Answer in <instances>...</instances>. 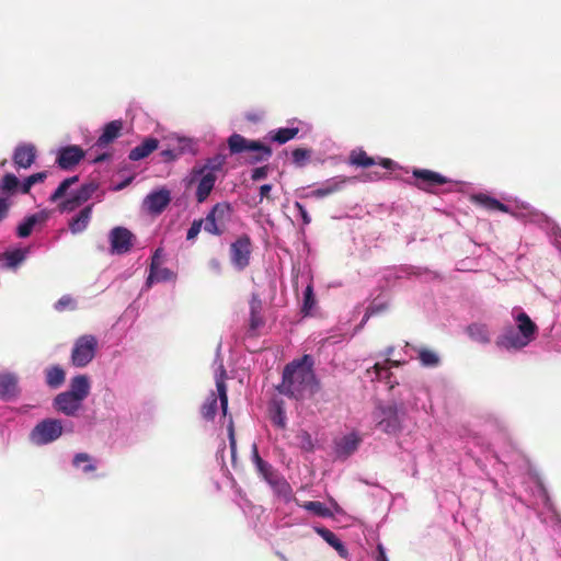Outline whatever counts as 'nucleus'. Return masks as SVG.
I'll use <instances>...</instances> for the list:
<instances>
[{"label": "nucleus", "mask_w": 561, "mask_h": 561, "mask_svg": "<svg viewBox=\"0 0 561 561\" xmlns=\"http://www.w3.org/2000/svg\"><path fill=\"white\" fill-rule=\"evenodd\" d=\"M511 314L513 323L503 327L495 344L503 351L517 353L536 339L538 327L520 307H514Z\"/></svg>", "instance_id": "1"}, {"label": "nucleus", "mask_w": 561, "mask_h": 561, "mask_svg": "<svg viewBox=\"0 0 561 561\" xmlns=\"http://www.w3.org/2000/svg\"><path fill=\"white\" fill-rule=\"evenodd\" d=\"M313 381V358L306 354L284 367L282 381L276 390L288 398L299 399Z\"/></svg>", "instance_id": "2"}, {"label": "nucleus", "mask_w": 561, "mask_h": 561, "mask_svg": "<svg viewBox=\"0 0 561 561\" xmlns=\"http://www.w3.org/2000/svg\"><path fill=\"white\" fill-rule=\"evenodd\" d=\"M219 351L220 345L217 348V356L215 359V364H218L214 374L216 391L211 390L201 407V415L205 421L215 420L218 412V401L220 403L222 416L225 419L228 416V389L226 385L227 371L222 360L219 358Z\"/></svg>", "instance_id": "3"}, {"label": "nucleus", "mask_w": 561, "mask_h": 561, "mask_svg": "<svg viewBox=\"0 0 561 561\" xmlns=\"http://www.w3.org/2000/svg\"><path fill=\"white\" fill-rule=\"evenodd\" d=\"M225 157L216 154L208 158L204 164L194 167L191 172V181H197L196 199L198 203H204L215 187L217 181V172H219L225 164Z\"/></svg>", "instance_id": "4"}, {"label": "nucleus", "mask_w": 561, "mask_h": 561, "mask_svg": "<svg viewBox=\"0 0 561 561\" xmlns=\"http://www.w3.org/2000/svg\"><path fill=\"white\" fill-rule=\"evenodd\" d=\"M68 422L62 424L58 419H44L39 421L30 432L28 440L35 446H45L56 442L64 433V431H71L68 428Z\"/></svg>", "instance_id": "5"}, {"label": "nucleus", "mask_w": 561, "mask_h": 561, "mask_svg": "<svg viewBox=\"0 0 561 561\" xmlns=\"http://www.w3.org/2000/svg\"><path fill=\"white\" fill-rule=\"evenodd\" d=\"M99 347V342L95 335L84 334L75 340L70 363L73 367H87L95 357Z\"/></svg>", "instance_id": "6"}, {"label": "nucleus", "mask_w": 561, "mask_h": 561, "mask_svg": "<svg viewBox=\"0 0 561 561\" xmlns=\"http://www.w3.org/2000/svg\"><path fill=\"white\" fill-rule=\"evenodd\" d=\"M228 147L232 154L245 151L254 152L255 154L251 157L250 163L266 161L272 156V150L268 147L262 145L260 141L248 140L239 134H232L228 138Z\"/></svg>", "instance_id": "7"}, {"label": "nucleus", "mask_w": 561, "mask_h": 561, "mask_svg": "<svg viewBox=\"0 0 561 561\" xmlns=\"http://www.w3.org/2000/svg\"><path fill=\"white\" fill-rule=\"evenodd\" d=\"M403 412L397 404L378 405L374 417L377 426L387 434H394L401 428V416Z\"/></svg>", "instance_id": "8"}, {"label": "nucleus", "mask_w": 561, "mask_h": 561, "mask_svg": "<svg viewBox=\"0 0 561 561\" xmlns=\"http://www.w3.org/2000/svg\"><path fill=\"white\" fill-rule=\"evenodd\" d=\"M526 492L533 497V500H529L528 504H526L527 508L537 510L542 507L549 512L553 510L550 496L538 477L531 476L528 478Z\"/></svg>", "instance_id": "9"}, {"label": "nucleus", "mask_w": 561, "mask_h": 561, "mask_svg": "<svg viewBox=\"0 0 561 561\" xmlns=\"http://www.w3.org/2000/svg\"><path fill=\"white\" fill-rule=\"evenodd\" d=\"M252 252L251 239L248 234L238 237L230 244V261L238 271H243L250 264Z\"/></svg>", "instance_id": "10"}, {"label": "nucleus", "mask_w": 561, "mask_h": 561, "mask_svg": "<svg viewBox=\"0 0 561 561\" xmlns=\"http://www.w3.org/2000/svg\"><path fill=\"white\" fill-rule=\"evenodd\" d=\"M99 184L88 182L82 184L77 191L72 192L65 201H62L58 209L60 213H70L88 202L98 191Z\"/></svg>", "instance_id": "11"}, {"label": "nucleus", "mask_w": 561, "mask_h": 561, "mask_svg": "<svg viewBox=\"0 0 561 561\" xmlns=\"http://www.w3.org/2000/svg\"><path fill=\"white\" fill-rule=\"evenodd\" d=\"M161 250L158 249L152 255L151 263L149 266V274L146 278V282L142 287V291H146L152 287L153 284L157 283H167V282H175L176 273L168 267L160 266L159 263V254Z\"/></svg>", "instance_id": "12"}, {"label": "nucleus", "mask_w": 561, "mask_h": 561, "mask_svg": "<svg viewBox=\"0 0 561 561\" xmlns=\"http://www.w3.org/2000/svg\"><path fill=\"white\" fill-rule=\"evenodd\" d=\"M110 252L112 254H126L128 253L135 241V236L125 227H115L108 233Z\"/></svg>", "instance_id": "13"}, {"label": "nucleus", "mask_w": 561, "mask_h": 561, "mask_svg": "<svg viewBox=\"0 0 561 561\" xmlns=\"http://www.w3.org/2000/svg\"><path fill=\"white\" fill-rule=\"evenodd\" d=\"M171 202V192L167 187L151 191L144 199V207L153 215L161 214Z\"/></svg>", "instance_id": "14"}, {"label": "nucleus", "mask_w": 561, "mask_h": 561, "mask_svg": "<svg viewBox=\"0 0 561 561\" xmlns=\"http://www.w3.org/2000/svg\"><path fill=\"white\" fill-rule=\"evenodd\" d=\"M82 400L67 393V392H60L58 393L54 400H53V407L54 409L70 417H75L78 415L79 411L83 408Z\"/></svg>", "instance_id": "15"}, {"label": "nucleus", "mask_w": 561, "mask_h": 561, "mask_svg": "<svg viewBox=\"0 0 561 561\" xmlns=\"http://www.w3.org/2000/svg\"><path fill=\"white\" fill-rule=\"evenodd\" d=\"M360 442L362 437L355 431L336 438L334 440V451L336 457L346 459L357 450Z\"/></svg>", "instance_id": "16"}, {"label": "nucleus", "mask_w": 561, "mask_h": 561, "mask_svg": "<svg viewBox=\"0 0 561 561\" xmlns=\"http://www.w3.org/2000/svg\"><path fill=\"white\" fill-rule=\"evenodd\" d=\"M84 158V151L76 145L61 147L58 150L57 164L62 170H71Z\"/></svg>", "instance_id": "17"}, {"label": "nucleus", "mask_w": 561, "mask_h": 561, "mask_svg": "<svg viewBox=\"0 0 561 561\" xmlns=\"http://www.w3.org/2000/svg\"><path fill=\"white\" fill-rule=\"evenodd\" d=\"M300 126L306 127V131L310 130V126L297 118H293L288 121L287 127H280L275 130H272L271 139L279 145L286 144L287 141L294 139L299 130Z\"/></svg>", "instance_id": "18"}, {"label": "nucleus", "mask_w": 561, "mask_h": 561, "mask_svg": "<svg viewBox=\"0 0 561 561\" xmlns=\"http://www.w3.org/2000/svg\"><path fill=\"white\" fill-rule=\"evenodd\" d=\"M413 175L417 182L416 185L425 191H431L433 187L448 183L447 178L431 170L415 169Z\"/></svg>", "instance_id": "19"}, {"label": "nucleus", "mask_w": 561, "mask_h": 561, "mask_svg": "<svg viewBox=\"0 0 561 561\" xmlns=\"http://www.w3.org/2000/svg\"><path fill=\"white\" fill-rule=\"evenodd\" d=\"M36 148L32 144L18 145L13 151L12 160L16 169H28L35 162Z\"/></svg>", "instance_id": "20"}, {"label": "nucleus", "mask_w": 561, "mask_h": 561, "mask_svg": "<svg viewBox=\"0 0 561 561\" xmlns=\"http://www.w3.org/2000/svg\"><path fill=\"white\" fill-rule=\"evenodd\" d=\"M19 378L13 373L0 374V399L9 402L19 396Z\"/></svg>", "instance_id": "21"}, {"label": "nucleus", "mask_w": 561, "mask_h": 561, "mask_svg": "<svg viewBox=\"0 0 561 561\" xmlns=\"http://www.w3.org/2000/svg\"><path fill=\"white\" fill-rule=\"evenodd\" d=\"M350 181L346 176L337 175L322 182L319 187L311 191L308 196L316 198H323L335 192H339Z\"/></svg>", "instance_id": "22"}, {"label": "nucleus", "mask_w": 561, "mask_h": 561, "mask_svg": "<svg viewBox=\"0 0 561 561\" xmlns=\"http://www.w3.org/2000/svg\"><path fill=\"white\" fill-rule=\"evenodd\" d=\"M30 254L31 247L8 249L1 255L2 266L9 270H16Z\"/></svg>", "instance_id": "23"}, {"label": "nucleus", "mask_w": 561, "mask_h": 561, "mask_svg": "<svg viewBox=\"0 0 561 561\" xmlns=\"http://www.w3.org/2000/svg\"><path fill=\"white\" fill-rule=\"evenodd\" d=\"M392 353H393V347L392 346L387 347L383 353L385 363L383 364L376 363L374 365V373H375L376 379L385 380L387 383L390 385V388H393V385L391 383V380H390V378H391L390 368L398 367L401 364L400 359H396V360L390 359V356L392 355Z\"/></svg>", "instance_id": "24"}, {"label": "nucleus", "mask_w": 561, "mask_h": 561, "mask_svg": "<svg viewBox=\"0 0 561 561\" xmlns=\"http://www.w3.org/2000/svg\"><path fill=\"white\" fill-rule=\"evenodd\" d=\"M267 484L272 489L273 494L284 503L288 504L296 500L293 488L284 476L278 473Z\"/></svg>", "instance_id": "25"}, {"label": "nucleus", "mask_w": 561, "mask_h": 561, "mask_svg": "<svg viewBox=\"0 0 561 561\" xmlns=\"http://www.w3.org/2000/svg\"><path fill=\"white\" fill-rule=\"evenodd\" d=\"M93 204L87 205L79 210L68 222L69 230L72 234L83 232L92 218Z\"/></svg>", "instance_id": "26"}, {"label": "nucleus", "mask_w": 561, "mask_h": 561, "mask_svg": "<svg viewBox=\"0 0 561 561\" xmlns=\"http://www.w3.org/2000/svg\"><path fill=\"white\" fill-rule=\"evenodd\" d=\"M252 462L259 473V476L268 483L273 478H275L278 472L273 468V466L263 460L261 456L259 455V449L256 444L252 445V455H251Z\"/></svg>", "instance_id": "27"}, {"label": "nucleus", "mask_w": 561, "mask_h": 561, "mask_svg": "<svg viewBox=\"0 0 561 561\" xmlns=\"http://www.w3.org/2000/svg\"><path fill=\"white\" fill-rule=\"evenodd\" d=\"M123 129V122L121 119L112 121L103 127L102 134L99 136L95 141V146L99 148H104L115 139H117Z\"/></svg>", "instance_id": "28"}, {"label": "nucleus", "mask_w": 561, "mask_h": 561, "mask_svg": "<svg viewBox=\"0 0 561 561\" xmlns=\"http://www.w3.org/2000/svg\"><path fill=\"white\" fill-rule=\"evenodd\" d=\"M91 390L90 379L87 375H77L71 378L69 389L65 392L84 401Z\"/></svg>", "instance_id": "29"}, {"label": "nucleus", "mask_w": 561, "mask_h": 561, "mask_svg": "<svg viewBox=\"0 0 561 561\" xmlns=\"http://www.w3.org/2000/svg\"><path fill=\"white\" fill-rule=\"evenodd\" d=\"M268 416L273 425L278 428H285L287 424V416L285 411V404L282 399L274 398L268 403Z\"/></svg>", "instance_id": "30"}, {"label": "nucleus", "mask_w": 561, "mask_h": 561, "mask_svg": "<svg viewBox=\"0 0 561 561\" xmlns=\"http://www.w3.org/2000/svg\"><path fill=\"white\" fill-rule=\"evenodd\" d=\"M404 352L410 358L413 357L411 352H415L417 354V358L424 367H436L439 364V356L434 351L424 347L415 348L410 344H407Z\"/></svg>", "instance_id": "31"}, {"label": "nucleus", "mask_w": 561, "mask_h": 561, "mask_svg": "<svg viewBox=\"0 0 561 561\" xmlns=\"http://www.w3.org/2000/svg\"><path fill=\"white\" fill-rule=\"evenodd\" d=\"M159 147V140L153 137L146 138L141 144L133 148L128 153V159L139 161L147 158Z\"/></svg>", "instance_id": "32"}, {"label": "nucleus", "mask_w": 561, "mask_h": 561, "mask_svg": "<svg viewBox=\"0 0 561 561\" xmlns=\"http://www.w3.org/2000/svg\"><path fill=\"white\" fill-rule=\"evenodd\" d=\"M313 530L332 548L336 550L340 557L346 558L348 551L344 543L337 538V536L330 529L322 526H313Z\"/></svg>", "instance_id": "33"}, {"label": "nucleus", "mask_w": 561, "mask_h": 561, "mask_svg": "<svg viewBox=\"0 0 561 561\" xmlns=\"http://www.w3.org/2000/svg\"><path fill=\"white\" fill-rule=\"evenodd\" d=\"M45 219L46 215L44 211L25 217L16 227L18 237L27 238L32 233L34 226Z\"/></svg>", "instance_id": "34"}, {"label": "nucleus", "mask_w": 561, "mask_h": 561, "mask_svg": "<svg viewBox=\"0 0 561 561\" xmlns=\"http://www.w3.org/2000/svg\"><path fill=\"white\" fill-rule=\"evenodd\" d=\"M66 380V373L60 365H53L45 369V382L51 389H58Z\"/></svg>", "instance_id": "35"}, {"label": "nucleus", "mask_w": 561, "mask_h": 561, "mask_svg": "<svg viewBox=\"0 0 561 561\" xmlns=\"http://www.w3.org/2000/svg\"><path fill=\"white\" fill-rule=\"evenodd\" d=\"M296 504L301 508L310 512L314 516L322 518H331L333 517V512L322 502L319 501H309L300 503L298 500H295Z\"/></svg>", "instance_id": "36"}, {"label": "nucleus", "mask_w": 561, "mask_h": 561, "mask_svg": "<svg viewBox=\"0 0 561 561\" xmlns=\"http://www.w3.org/2000/svg\"><path fill=\"white\" fill-rule=\"evenodd\" d=\"M262 302L261 300L253 295L250 301V330L256 331L264 324V319L261 314Z\"/></svg>", "instance_id": "37"}, {"label": "nucleus", "mask_w": 561, "mask_h": 561, "mask_svg": "<svg viewBox=\"0 0 561 561\" xmlns=\"http://www.w3.org/2000/svg\"><path fill=\"white\" fill-rule=\"evenodd\" d=\"M467 333L471 340L478 343L486 344L490 342V331L484 323H472L468 325Z\"/></svg>", "instance_id": "38"}, {"label": "nucleus", "mask_w": 561, "mask_h": 561, "mask_svg": "<svg viewBox=\"0 0 561 561\" xmlns=\"http://www.w3.org/2000/svg\"><path fill=\"white\" fill-rule=\"evenodd\" d=\"M208 213L213 215L219 224L226 227L231 219L232 208L229 203H217Z\"/></svg>", "instance_id": "39"}, {"label": "nucleus", "mask_w": 561, "mask_h": 561, "mask_svg": "<svg viewBox=\"0 0 561 561\" xmlns=\"http://www.w3.org/2000/svg\"><path fill=\"white\" fill-rule=\"evenodd\" d=\"M72 465L84 473H89L95 469L93 458L85 453L76 454L72 460Z\"/></svg>", "instance_id": "40"}, {"label": "nucleus", "mask_w": 561, "mask_h": 561, "mask_svg": "<svg viewBox=\"0 0 561 561\" xmlns=\"http://www.w3.org/2000/svg\"><path fill=\"white\" fill-rule=\"evenodd\" d=\"M21 184L13 173H7L0 181V191L4 194H14L21 192Z\"/></svg>", "instance_id": "41"}, {"label": "nucleus", "mask_w": 561, "mask_h": 561, "mask_svg": "<svg viewBox=\"0 0 561 561\" xmlns=\"http://www.w3.org/2000/svg\"><path fill=\"white\" fill-rule=\"evenodd\" d=\"M316 304L317 300L313 293V286L312 284H308L304 290V299L301 307V312L304 313V316H311L312 310L316 307Z\"/></svg>", "instance_id": "42"}, {"label": "nucleus", "mask_w": 561, "mask_h": 561, "mask_svg": "<svg viewBox=\"0 0 561 561\" xmlns=\"http://www.w3.org/2000/svg\"><path fill=\"white\" fill-rule=\"evenodd\" d=\"M202 220V227L207 233L213 236H221L225 232V226L222 224H219L209 213Z\"/></svg>", "instance_id": "43"}, {"label": "nucleus", "mask_w": 561, "mask_h": 561, "mask_svg": "<svg viewBox=\"0 0 561 561\" xmlns=\"http://www.w3.org/2000/svg\"><path fill=\"white\" fill-rule=\"evenodd\" d=\"M79 181L78 175L66 178L60 182L55 192L49 196V202L55 203L66 195L68 188Z\"/></svg>", "instance_id": "44"}, {"label": "nucleus", "mask_w": 561, "mask_h": 561, "mask_svg": "<svg viewBox=\"0 0 561 561\" xmlns=\"http://www.w3.org/2000/svg\"><path fill=\"white\" fill-rule=\"evenodd\" d=\"M46 178H47L46 171L37 172V173L31 174L30 176L25 178L21 184V193L27 194L33 185L43 182Z\"/></svg>", "instance_id": "45"}, {"label": "nucleus", "mask_w": 561, "mask_h": 561, "mask_svg": "<svg viewBox=\"0 0 561 561\" xmlns=\"http://www.w3.org/2000/svg\"><path fill=\"white\" fill-rule=\"evenodd\" d=\"M351 163L356 167H370L375 164V161L373 158L368 157L365 151H353L351 154Z\"/></svg>", "instance_id": "46"}, {"label": "nucleus", "mask_w": 561, "mask_h": 561, "mask_svg": "<svg viewBox=\"0 0 561 561\" xmlns=\"http://www.w3.org/2000/svg\"><path fill=\"white\" fill-rule=\"evenodd\" d=\"M311 157V151L304 148H296L291 151V161L296 167H305Z\"/></svg>", "instance_id": "47"}, {"label": "nucleus", "mask_w": 561, "mask_h": 561, "mask_svg": "<svg viewBox=\"0 0 561 561\" xmlns=\"http://www.w3.org/2000/svg\"><path fill=\"white\" fill-rule=\"evenodd\" d=\"M227 430H228V438H229V447H230L231 458H232V461H234L237 458V442H236V437H234V427H233V421H232L231 415H229V419H228Z\"/></svg>", "instance_id": "48"}, {"label": "nucleus", "mask_w": 561, "mask_h": 561, "mask_svg": "<svg viewBox=\"0 0 561 561\" xmlns=\"http://www.w3.org/2000/svg\"><path fill=\"white\" fill-rule=\"evenodd\" d=\"M474 201L489 210H495V206L499 205V201L486 194H478L474 196Z\"/></svg>", "instance_id": "49"}, {"label": "nucleus", "mask_w": 561, "mask_h": 561, "mask_svg": "<svg viewBox=\"0 0 561 561\" xmlns=\"http://www.w3.org/2000/svg\"><path fill=\"white\" fill-rule=\"evenodd\" d=\"M73 307H75V300L69 295H64L54 305V308L57 311H62L67 308H73Z\"/></svg>", "instance_id": "50"}, {"label": "nucleus", "mask_w": 561, "mask_h": 561, "mask_svg": "<svg viewBox=\"0 0 561 561\" xmlns=\"http://www.w3.org/2000/svg\"><path fill=\"white\" fill-rule=\"evenodd\" d=\"M203 220H194L186 232V239L188 241L194 240L201 232Z\"/></svg>", "instance_id": "51"}, {"label": "nucleus", "mask_w": 561, "mask_h": 561, "mask_svg": "<svg viewBox=\"0 0 561 561\" xmlns=\"http://www.w3.org/2000/svg\"><path fill=\"white\" fill-rule=\"evenodd\" d=\"M294 207L297 209L299 217L305 226L311 222V217L308 214L306 207L300 202H295Z\"/></svg>", "instance_id": "52"}, {"label": "nucleus", "mask_w": 561, "mask_h": 561, "mask_svg": "<svg viewBox=\"0 0 561 561\" xmlns=\"http://www.w3.org/2000/svg\"><path fill=\"white\" fill-rule=\"evenodd\" d=\"M468 444L477 447L482 454L491 450V444L489 442H483L480 437H472Z\"/></svg>", "instance_id": "53"}, {"label": "nucleus", "mask_w": 561, "mask_h": 561, "mask_svg": "<svg viewBox=\"0 0 561 561\" xmlns=\"http://www.w3.org/2000/svg\"><path fill=\"white\" fill-rule=\"evenodd\" d=\"M10 206H11V203H10L9 198L0 197V222L3 221L8 217Z\"/></svg>", "instance_id": "54"}, {"label": "nucleus", "mask_w": 561, "mask_h": 561, "mask_svg": "<svg viewBox=\"0 0 561 561\" xmlns=\"http://www.w3.org/2000/svg\"><path fill=\"white\" fill-rule=\"evenodd\" d=\"M268 174V168L267 167H259L252 170L251 172V179L253 181H260L267 176Z\"/></svg>", "instance_id": "55"}, {"label": "nucleus", "mask_w": 561, "mask_h": 561, "mask_svg": "<svg viewBox=\"0 0 561 561\" xmlns=\"http://www.w3.org/2000/svg\"><path fill=\"white\" fill-rule=\"evenodd\" d=\"M383 308H385V306H382V305H378V304H376V302L371 304V305L368 307V309H367V311H366V314H365V317H364V319H363L362 323H364V322H365L369 317H371V316H374V314L379 313L381 310H383ZM362 325H363V324H360V327H362Z\"/></svg>", "instance_id": "56"}, {"label": "nucleus", "mask_w": 561, "mask_h": 561, "mask_svg": "<svg viewBox=\"0 0 561 561\" xmlns=\"http://www.w3.org/2000/svg\"><path fill=\"white\" fill-rule=\"evenodd\" d=\"M300 438L304 448H306L307 450H311L313 447L311 435L308 432L304 431L300 435Z\"/></svg>", "instance_id": "57"}, {"label": "nucleus", "mask_w": 561, "mask_h": 561, "mask_svg": "<svg viewBox=\"0 0 561 561\" xmlns=\"http://www.w3.org/2000/svg\"><path fill=\"white\" fill-rule=\"evenodd\" d=\"M210 271L219 275L221 273V263L218 259L214 257L208 262Z\"/></svg>", "instance_id": "58"}, {"label": "nucleus", "mask_w": 561, "mask_h": 561, "mask_svg": "<svg viewBox=\"0 0 561 561\" xmlns=\"http://www.w3.org/2000/svg\"><path fill=\"white\" fill-rule=\"evenodd\" d=\"M272 191L271 184H263L260 186V202H262L264 198H268V194Z\"/></svg>", "instance_id": "59"}, {"label": "nucleus", "mask_w": 561, "mask_h": 561, "mask_svg": "<svg viewBox=\"0 0 561 561\" xmlns=\"http://www.w3.org/2000/svg\"><path fill=\"white\" fill-rule=\"evenodd\" d=\"M160 156L163 158L164 161H172L176 158V154L174 150L172 149H164L160 152Z\"/></svg>", "instance_id": "60"}, {"label": "nucleus", "mask_w": 561, "mask_h": 561, "mask_svg": "<svg viewBox=\"0 0 561 561\" xmlns=\"http://www.w3.org/2000/svg\"><path fill=\"white\" fill-rule=\"evenodd\" d=\"M110 158H111V154H110V153H107V152H104V153H101V154H99V156L94 157V158L92 159V162H93V163H100V162H103V161L108 160Z\"/></svg>", "instance_id": "61"}, {"label": "nucleus", "mask_w": 561, "mask_h": 561, "mask_svg": "<svg viewBox=\"0 0 561 561\" xmlns=\"http://www.w3.org/2000/svg\"><path fill=\"white\" fill-rule=\"evenodd\" d=\"M381 165L385 168V169H392V165H393V161L390 160V159H382L381 160Z\"/></svg>", "instance_id": "62"}, {"label": "nucleus", "mask_w": 561, "mask_h": 561, "mask_svg": "<svg viewBox=\"0 0 561 561\" xmlns=\"http://www.w3.org/2000/svg\"><path fill=\"white\" fill-rule=\"evenodd\" d=\"M495 210H500L502 213H508V206L499 201V205L495 206Z\"/></svg>", "instance_id": "63"}, {"label": "nucleus", "mask_w": 561, "mask_h": 561, "mask_svg": "<svg viewBox=\"0 0 561 561\" xmlns=\"http://www.w3.org/2000/svg\"><path fill=\"white\" fill-rule=\"evenodd\" d=\"M379 550H380V556L378 558V561H388L386 556H385V552L382 550V548L379 546Z\"/></svg>", "instance_id": "64"}]
</instances>
